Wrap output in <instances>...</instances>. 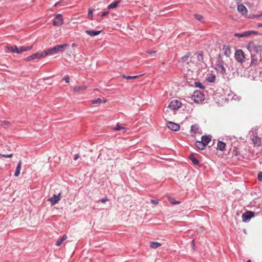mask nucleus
I'll use <instances>...</instances> for the list:
<instances>
[{"mask_svg":"<svg viewBox=\"0 0 262 262\" xmlns=\"http://www.w3.org/2000/svg\"><path fill=\"white\" fill-rule=\"evenodd\" d=\"M182 102L178 99L171 100L168 104L167 108L164 110V116L166 119H168L171 115L169 110L177 111L182 106Z\"/></svg>","mask_w":262,"mask_h":262,"instance_id":"1","label":"nucleus"},{"mask_svg":"<svg viewBox=\"0 0 262 262\" xmlns=\"http://www.w3.org/2000/svg\"><path fill=\"white\" fill-rule=\"evenodd\" d=\"M68 47L69 45L67 43L56 45L53 48H49L45 51V53L46 56L49 55H54L59 52L63 51Z\"/></svg>","mask_w":262,"mask_h":262,"instance_id":"2","label":"nucleus"},{"mask_svg":"<svg viewBox=\"0 0 262 262\" xmlns=\"http://www.w3.org/2000/svg\"><path fill=\"white\" fill-rule=\"evenodd\" d=\"M247 48L251 54H259V57H261L262 47L258 43L254 41H250L248 45Z\"/></svg>","mask_w":262,"mask_h":262,"instance_id":"3","label":"nucleus"},{"mask_svg":"<svg viewBox=\"0 0 262 262\" xmlns=\"http://www.w3.org/2000/svg\"><path fill=\"white\" fill-rule=\"evenodd\" d=\"M45 57H46V56L45 51L41 52H36L25 58V60L29 61L35 60L36 59H40Z\"/></svg>","mask_w":262,"mask_h":262,"instance_id":"4","label":"nucleus"},{"mask_svg":"<svg viewBox=\"0 0 262 262\" xmlns=\"http://www.w3.org/2000/svg\"><path fill=\"white\" fill-rule=\"evenodd\" d=\"M235 58L238 62H244L245 61V56L243 50L241 49L237 50L235 53Z\"/></svg>","mask_w":262,"mask_h":262,"instance_id":"5","label":"nucleus"},{"mask_svg":"<svg viewBox=\"0 0 262 262\" xmlns=\"http://www.w3.org/2000/svg\"><path fill=\"white\" fill-rule=\"evenodd\" d=\"M192 98L195 102L199 103L204 100V95L201 91H196L194 92Z\"/></svg>","mask_w":262,"mask_h":262,"instance_id":"6","label":"nucleus"},{"mask_svg":"<svg viewBox=\"0 0 262 262\" xmlns=\"http://www.w3.org/2000/svg\"><path fill=\"white\" fill-rule=\"evenodd\" d=\"M64 23L62 16L60 14H57L53 20V25L54 26H60Z\"/></svg>","mask_w":262,"mask_h":262,"instance_id":"7","label":"nucleus"},{"mask_svg":"<svg viewBox=\"0 0 262 262\" xmlns=\"http://www.w3.org/2000/svg\"><path fill=\"white\" fill-rule=\"evenodd\" d=\"M61 193H59L58 195L54 194L52 197L49 198L48 201L50 202L52 205H54L56 204L61 199Z\"/></svg>","mask_w":262,"mask_h":262,"instance_id":"8","label":"nucleus"},{"mask_svg":"<svg viewBox=\"0 0 262 262\" xmlns=\"http://www.w3.org/2000/svg\"><path fill=\"white\" fill-rule=\"evenodd\" d=\"M254 213L253 212L247 211L242 215L243 221L246 222L248 220H249L251 217L254 216Z\"/></svg>","mask_w":262,"mask_h":262,"instance_id":"9","label":"nucleus"},{"mask_svg":"<svg viewBox=\"0 0 262 262\" xmlns=\"http://www.w3.org/2000/svg\"><path fill=\"white\" fill-rule=\"evenodd\" d=\"M215 69L221 74H224L226 72V70L223 66V61L219 60L216 65Z\"/></svg>","mask_w":262,"mask_h":262,"instance_id":"10","label":"nucleus"},{"mask_svg":"<svg viewBox=\"0 0 262 262\" xmlns=\"http://www.w3.org/2000/svg\"><path fill=\"white\" fill-rule=\"evenodd\" d=\"M237 10L243 15L247 17V9L243 4H239L237 6Z\"/></svg>","mask_w":262,"mask_h":262,"instance_id":"11","label":"nucleus"},{"mask_svg":"<svg viewBox=\"0 0 262 262\" xmlns=\"http://www.w3.org/2000/svg\"><path fill=\"white\" fill-rule=\"evenodd\" d=\"M167 126L169 129L173 131H178L180 128V126L178 124L172 122H168L167 123Z\"/></svg>","mask_w":262,"mask_h":262,"instance_id":"12","label":"nucleus"},{"mask_svg":"<svg viewBox=\"0 0 262 262\" xmlns=\"http://www.w3.org/2000/svg\"><path fill=\"white\" fill-rule=\"evenodd\" d=\"M223 51L227 57H230L231 54V47L229 45H224L223 47Z\"/></svg>","mask_w":262,"mask_h":262,"instance_id":"13","label":"nucleus"},{"mask_svg":"<svg viewBox=\"0 0 262 262\" xmlns=\"http://www.w3.org/2000/svg\"><path fill=\"white\" fill-rule=\"evenodd\" d=\"M251 64L256 65L258 61L260 60L261 57H259V54H251Z\"/></svg>","mask_w":262,"mask_h":262,"instance_id":"14","label":"nucleus"},{"mask_svg":"<svg viewBox=\"0 0 262 262\" xmlns=\"http://www.w3.org/2000/svg\"><path fill=\"white\" fill-rule=\"evenodd\" d=\"M191 56V54L190 52L187 53L185 55L182 57L179 60V62L184 64L185 62H188L189 58Z\"/></svg>","mask_w":262,"mask_h":262,"instance_id":"15","label":"nucleus"},{"mask_svg":"<svg viewBox=\"0 0 262 262\" xmlns=\"http://www.w3.org/2000/svg\"><path fill=\"white\" fill-rule=\"evenodd\" d=\"M252 141L254 146H260L261 144L260 138H259L258 136L252 137Z\"/></svg>","mask_w":262,"mask_h":262,"instance_id":"16","label":"nucleus"},{"mask_svg":"<svg viewBox=\"0 0 262 262\" xmlns=\"http://www.w3.org/2000/svg\"><path fill=\"white\" fill-rule=\"evenodd\" d=\"M87 86L85 85L75 86L73 88V91L75 92H80L86 90Z\"/></svg>","mask_w":262,"mask_h":262,"instance_id":"17","label":"nucleus"},{"mask_svg":"<svg viewBox=\"0 0 262 262\" xmlns=\"http://www.w3.org/2000/svg\"><path fill=\"white\" fill-rule=\"evenodd\" d=\"M201 140L204 145L206 146L211 141V137L209 136H203L201 138Z\"/></svg>","mask_w":262,"mask_h":262,"instance_id":"18","label":"nucleus"},{"mask_svg":"<svg viewBox=\"0 0 262 262\" xmlns=\"http://www.w3.org/2000/svg\"><path fill=\"white\" fill-rule=\"evenodd\" d=\"M85 32L91 36H95L100 34L101 31L86 30Z\"/></svg>","mask_w":262,"mask_h":262,"instance_id":"19","label":"nucleus"},{"mask_svg":"<svg viewBox=\"0 0 262 262\" xmlns=\"http://www.w3.org/2000/svg\"><path fill=\"white\" fill-rule=\"evenodd\" d=\"M121 1V0H119V1H116L115 2L111 3L107 6V9H115V8H117L118 7V6L119 5V4L120 3Z\"/></svg>","mask_w":262,"mask_h":262,"instance_id":"20","label":"nucleus"},{"mask_svg":"<svg viewBox=\"0 0 262 262\" xmlns=\"http://www.w3.org/2000/svg\"><path fill=\"white\" fill-rule=\"evenodd\" d=\"M226 148V144L222 141H219L217 142V149L221 150L224 151L225 149Z\"/></svg>","mask_w":262,"mask_h":262,"instance_id":"21","label":"nucleus"},{"mask_svg":"<svg viewBox=\"0 0 262 262\" xmlns=\"http://www.w3.org/2000/svg\"><path fill=\"white\" fill-rule=\"evenodd\" d=\"M258 129L257 127H253L251 130L249 132V135L251 137L258 136Z\"/></svg>","mask_w":262,"mask_h":262,"instance_id":"22","label":"nucleus"},{"mask_svg":"<svg viewBox=\"0 0 262 262\" xmlns=\"http://www.w3.org/2000/svg\"><path fill=\"white\" fill-rule=\"evenodd\" d=\"M21 166V161L20 160L17 164V166L16 168V170L14 173L15 177H18L20 174V171Z\"/></svg>","mask_w":262,"mask_h":262,"instance_id":"23","label":"nucleus"},{"mask_svg":"<svg viewBox=\"0 0 262 262\" xmlns=\"http://www.w3.org/2000/svg\"><path fill=\"white\" fill-rule=\"evenodd\" d=\"M113 129L115 131H119L122 130L123 133H125L127 131V128L121 126L118 123L113 128Z\"/></svg>","mask_w":262,"mask_h":262,"instance_id":"24","label":"nucleus"},{"mask_svg":"<svg viewBox=\"0 0 262 262\" xmlns=\"http://www.w3.org/2000/svg\"><path fill=\"white\" fill-rule=\"evenodd\" d=\"M33 48L32 46H27V47H19V53H21L23 52H26L31 50Z\"/></svg>","mask_w":262,"mask_h":262,"instance_id":"25","label":"nucleus"},{"mask_svg":"<svg viewBox=\"0 0 262 262\" xmlns=\"http://www.w3.org/2000/svg\"><path fill=\"white\" fill-rule=\"evenodd\" d=\"M161 246V244L156 242H151L150 243V246L151 248L156 249Z\"/></svg>","mask_w":262,"mask_h":262,"instance_id":"26","label":"nucleus"},{"mask_svg":"<svg viewBox=\"0 0 262 262\" xmlns=\"http://www.w3.org/2000/svg\"><path fill=\"white\" fill-rule=\"evenodd\" d=\"M206 79L209 82H214L215 80V76L212 74H208Z\"/></svg>","mask_w":262,"mask_h":262,"instance_id":"27","label":"nucleus"},{"mask_svg":"<svg viewBox=\"0 0 262 262\" xmlns=\"http://www.w3.org/2000/svg\"><path fill=\"white\" fill-rule=\"evenodd\" d=\"M196 146L200 149L203 150L206 148V146L202 141H197L195 142Z\"/></svg>","mask_w":262,"mask_h":262,"instance_id":"28","label":"nucleus"},{"mask_svg":"<svg viewBox=\"0 0 262 262\" xmlns=\"http://www.w3.org/2000/svg\"><path fill=\"white\" fill-rule=\"evenodd\" d=\"M67 238V236L66 235H64L60 239L57 241L56 245L57 246H60Z\"/></svg>","mask_w":262,"mask_h":262,"instance_id":"29","label":"nucleus"},{"mask_svg":"<svg viewBox=\"0 0 262 262\" xmlns=\"http://www.w3.org/2000/svg\"><path fill=\"white\" fill-rule=\"evenodd\" d=\"M199 129V127L198 125L194 124L191 127V132L194 134L196 133Z\"/></svg>","mask_w":262,"mask_h":262,"instance_id":"30","label":"nucleus"},{"mask_svg":"<svg viewBox=\"0 0 262 262\" xmlns=\"http://www.w3.org/2000/svg\"><path fill=\"white\" fill-rule=\"evenodd\" d=\"M252 34H258V32L254 31H248L243 33L244 37H247Z\"/></svg>","mask_w":262,"mask_h":262,"instance_id":"31","label":"nucleus"},{"mask_svg":"<svg viewBox=\"0 0 262 262\" xmlns=\"http://www.w3.org/2000/svg\"><path fill=\"white\" fill-rule=\"evenodd\" d=\"M189 158L194 164L198 165L199 164V161L196 159L193 155H191L189 157Z\"/></svg>","mask_w":262,"mask_h":262,"instance_id":"32","label":"nucleus"},{"mask_svg":"<svg viewBox=\"0 0 262 262\" xmlns=\"http://www.w3.org/2000/svg\"><path fill=\"white\" fill-rule=\"evenodd\" d=\"M140 76V75H135V76H126L125 75H122V77L123 78H125V79H127V80L136 79V78L139 77Z\"/></svg>","mask_w":262,"mask_h":262,"instance_id":"33","label":"nucleus"},{"mask_svg":"<svg viewBox=\"0 0 262 262\" xmlns=\"http://www.w3.org/2000/svg\"><path fill=\"white\" fill-rule=\"evenodd\" d=\"M5 52L6 53L12 52L14 53V46H6L5 47Z\"/></svg>","mask_w":262,"mask_h":262,"instance_id":"34","label":"nucleus"},{"mask_svg":"<svg viewBox=\"0 0 262 262\" xmlns=\"http://www.w3.org/2000/svg\"><path fill=\"white\" fill-rule=\"evenodd\" d=\"M194 16L195 18L199 21H202L203 19V16L201 15L195 14Z\"/></svg>","mask_w":262,"mask_h":262,"instance_id":"35","label":"nucleus"},{"mask_svg":"<svg viewBox=\"0 0 262 262\" xmlns=\"http://www.w3.org/2000/svg\"><path fill=\"white\" fill-rule=\"evenodd\" d=\"M12 156H13V154H7V155L0 154V158H2V157H4V158H11V157H12Z\"/></svg>","mask_w":262,"mask_h":262,"instance_id":"36","label":"nucleus"},{"mask_svg":"<svg viewBox=\"0 0 262 262\" xmlns=\"http://www.w3.org/2000/svg\"><path fill=\"white\" fill-rule=\"evenodd\" d=\"M168 200L171 203V204H172L173 205H176V204H178L180 203L179 202L176 201L174 200V199H173L172 198H169Z\"/></svg>","mask_w":262,"mask_h":262,"instance_id":"37","label":"nucleus"},{"mask_svg":"<svg viewBox=\"0 0 262 262\" xmlns=\"http://www.w3.org/2000/svg\"><path fill=\"white\" fill-rule=\"evenodd\" d=\"M88 17L90 19H93V10H89L88 15Z\"/></svg>","mask_w":262,"mask_h":262,"instance_id":"38","label":"nucleus"},{"mask_svg":"<svg viewBox=\"0 0 262 262\" xmlns=\"http://www.w3.org/2000/svg\"><path fill=\"white\" fill-rule=\"evenodd\" d=\"M91 102H92V103H93V104H96L98 103H100L102 102V100H101V99L99 98L95 100H92Z\"/></svg>","mask_w":262,"mask_h":262,"instance_id":"39","label":"nucleus"},{"mask_svg":"<svg viewBox=\"0 0 262 262\" xmlns=\"http://www.w3.org/2000/svg\"><path fill=\"white\" fill-rule=\"evenodd\" d=\"M19 53V47H17L16 46H14V53Z\"/></svg>","mask_w":262,"mask_h":262,"instance_id":"40","label":"nucleus"},{"mask_svg":"<svg viewBox=\"0 0 262 262\" xmlns=\"http://www.w3.org/2000/svg\"><path fill=\"white\" fill-rule=\"evenodd\" d=\"M260 15H250V16H248L247 17L248 18H258L259 17H260Z\"/></svg>","mask_w":262,"mask_h":262,"instance_id":"41","label":"nucleus"},{"mask_svg":"<svg viewBox=\"0 0 262 262\" xmlns=\"http://www.w3.org/2000/svg\"><path fill=\"white\" fill-rule=\"evenodd\" d=\"M234 36L235 37H238V38L244 37L243 33H235V34H234Z\"/></svg>","mask_w":262,"mask_h":262,"instance_id":"42","label":"nucleus"},{"mask_svg":"<svg viewBox=\"0 0 262 262\" xmlns=\"http://www.w3.org/2000/svg\"><path fill=\"white\" fill-rule=\"evenodd\" d=\"M258 180L260 181H262V172L260 171L258 173Z\"/></svg>","mask_w":262,"mask_h":262,"instance_id":"43","label":"nucleus"},{"mask_svg":"<svg viewBox=\"0 0 262 262\" xmlns=\"http://www.w3.org/2000/svg\"><path fill=\"white\" fill-rule=\"evenodd\" d=\"M150 202L151 203H152L154 205H157L159 203L158 200H150Z\"/></svg>","mask_w":262,"mask_h":262,"instance_id":"44","label":"nucleus"},{"mask_svg":"<svg viewBox=\"0 0 262 262\" xmlns=\"http://www.w3.org/2000/svg\"><path fill=\"white\" fill-rule=\"evenodd\" d=\"M64 80H65L66 82V83H69V80H70V78H69V76L68 75H67L66 76H65L64 78H63Z\"/></svg>","mask_w":262,"mask_h":262,"instance_id":"45","label":"nucleus"},{"mask_svg":"<svg viewBox=\"0 0 262 262\" xmlns=\"http://www.w3.org/2000/svg\"><path fill=\"white\" fill-rule=\"evenodd\" d=\"M108 199L107 198L105 197L104 198H103L101 200V202L103 203H105L106 202L108 201Z\"/></svg>","mask_w":262,"mask_h":262,"instance_id":"46","label":"nucleus"},{"mask_svg":"<svg viewBox=\"0 0 262 262\" xmlns=\"http://www.w3.org/2000/svg\"><path fill=\"white\" fill-rule=\"evenodd\" d=\"M108 14V12H104L101 14V17H104Z\"/></svg>","mask_w":262,"mask_h":262,"instance_id":"47","label":"nucleus"},{"mask_svg":"<svg viewBox=\"0 0 262 262\" xmlns=\"http://www.w3.org/2000/svg\"><path fill=\"white\" fill-rule=\"evenodd\" d=\"M156 51H150V50H148V51H147V53L148 54H152V53H156Z\"/></svg>","mask_w":262,"mask_h":262,"instance_id":"48","label":"nucleus"},{"mask_svg":"<svg viewBox=\"0 0 262 262\" xmlns=\"http://www.w3.org/2000/svg\"><path fill=\"white\" fill-rule=\"evenodd\" d=\"M79 158V155L78 154L75 155L74 158V160H77Z\"/></svg>","mask_w":262,"mask_h":262,"instance_id":"49","label":"nucleus"},{"mask_svg":"<svg viewBox=\"0 0 262 262\" xmlns=\"http://www.w3.org/2000/svg\"><path fill=\"white\" fill-rule=\"evenodd\" d=\"M258 27H262V23H259L257 24Z\"/></svg>","mask_w":262,"mask_h":262,"instance_id":"50","label":"nucleus"},{"mask_svg":"<svg viewBox=\"0 0 262 262\" xmlns=\"http://www.w3.org/2000/svg\"><path fill=\"white\" fill-rule=\"evenodd\" d=\"M195 83L196 84V85L197 86H199V87H200V88H202V87L201 86V83H199V85H198V83H197V82H195Z\"/></svg>","mask_w":262,"mask_h":262,"instance_id":"51","label":"nucleus"},{"mask_svg":"<svg viewBox=\"0 0 262 262\" xmlns=\"http://www.w3.org/2000/svg\"><path fill=\"white\" fill-rule=\"evenodd\" d=\"M195 83L196 84V85L197 86H199V87H200V88H202V87L201 86V83H199V85H198V83H197V82H195Z\"/></svg>","mask_w":262,"mask_h":262,"instance_id":"52","label":"nucleus"},{"mask_svg":"<svg viewBox=\"0 0 262 262\" xmlns=\"http://www.w3.org/2000/svg\"><path fill=\"white\" fill-rule=\"evenodd\" d=\"M76 46V45L75 43H73L72 44V46H73V47H75Z\"/></svg>","mask_w":262,"mask_h":262,"instance_id":"53","label":"nucleus"},{"mask_svg":"<svg viewBox=\"0 0 262 262\" xmlns=\"http://www.w3.org/2000/svg\"><path fill=\"white\" fill-rule=\"evenodd\" d=\"M192 244H193V245H194V240H193V241H192Z\"/></svg>","mask_w":262,"mask_h":262,"instance_id":"54","label":"nucleus"},{"mask_svg":"<svg viewBox=\"0 0 262 262\" xmlns=\"http://www.w3.org/2000/svg\"><path fill=\"white\" fill-rule=\"evenodd\" d=\"M97 90H98V89H95L94 90V91H97Z\"/></svg>","mask_w":262,"mask_h":262,"instance_id":"55","label":"nucleus"},{"mask_svg":"<svg viewBox=\"0 0 262 262\" xmlns=\"http://www.w3.org/2000/svg\"><path fill=\"white\" fill-rule=\"evenodd\" d=\"M247 262H251V260H248V261H247Z\"/></svg>","mask_w":262,"mask_h":262,"instance_id":"56","label":"nucleus"},{"mask_svg":"<svg viewBox=\"0 0 262 262\" xmlns=\"http://www.w3.org/2000/svg\"><path fill=\"white\" fill-rule=\"evenodd\" d=\"M106 100H105L104 101V102H104V103H105V102H106Z\"/></svg>","mask_w":262,"mask_h":262,"instance_id":"57","label":"nucleus"},{"mask_svg":"<svg viewBox=\"0 0 262 262\" xmlns=\"http://www.w3.org/2000/svg\"><path fill=\"white\" fill-rule=\"evenodd\" d=\"M260 15V16H262V12H261Z\"/></svg>","mask_w":262,"mask_h":262,"instance_id":"58","label":"nucleus"}]
</instances>
